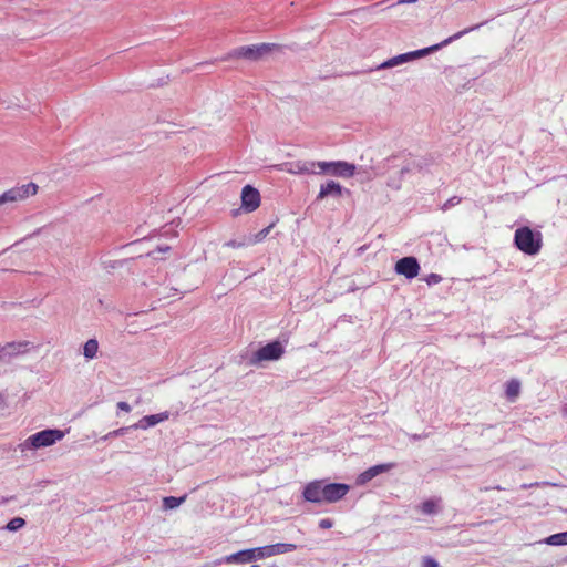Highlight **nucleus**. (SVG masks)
I'll return each instance as SVG.
<instances>
[{"label": "nucleus", "instance_id": "1a4fd4ad", "mask_svg": "<svg viewBox=\"0 0 567 567\" xmlns=\"http://www.w3.org/2000/svg\"><path fill=\"white\" fill-rule=\"evenodd\" d=\"M394 270L406 279H413L419 275L420 264L413 256L403 257L395 262Z\"/></svg>", "mask_w": 567, "mask_h": 567}, {"label": "nucleus", "instance_id": "4c0bfd02", "mask_svg": "<svg viewBox=\"0 0 567 567\" xmlns=\"http://www.w3.org/2000/svg\"><path fill=\"white\" fill-rule=\"evenodd\" d=\"M417 0H399L398 1V4H403V3H413V2H416Z\"/></svg>", "mask_w": 567, "mask_h": 567}, {"label": "nucleus", "instance_id": "dca6fc26", "mask_svg": "<svg viewBox=\"0 0 567 567\" xmlns=\"http://www.w3.org/2000/svg\"><path fill=\"white\" fill-rule=\"evenodd\" d=\"M168 412H163L158 414H151L143 416L137 423L131 425L133 429H143L146 430L148 427L155 426L156 424L164 422L168 419Z\"/></svg>", "mask_w": 567, "mask_h": 567}, {"label": "nucleus", "instance_id": "c9c22d12", "mask_svg": "<svg viewBox=\"0 0 567 567\" xmlns=\"http://www.w3.org/2000/svg\"><path fill=\"white\" fill-rule=\"evenodd\" d=\"M14 499V496H10V497H0V505H3V504H7L11 501Z\"/></svg>", "mask_w": 567, "mask_h": 567}, {"label": "nucleus", "instance_id": "a878e982", "mask_svg": "<svg viewBox=\"0 0 567 567\" xmlns=\"http://www.w3.org/2000/svg\"><path fill=\"white\" fill-rule=\"evenodd\" d=\"M131 429H132L131 426L120 427V429L114 430V431L107 433L106 435H104L103 440H109L111 437L122 436V435L126 434Z\"/></svg>", "mask_w": 567, "mask_h": 567}, {"label": "nucleus", "instance_id": "4be33fe9", "mask_svg": "<svg viewBox=\"0 0 567 567\" xmlns=\"http://www.w3.org/2000/svg\"><path fill=\"white\" fill-rule=\"evenodd\" d=\"M545 543L550 546L567 545V530L550 535L545 539Z\"/></svg>", "mask_w": 567, "mask_h": 567}, {"label": "nucleus", "instance_id": "37998d69", "mask_svg": "<svg viewBox=\"0 0 567 567\" xmlns=\"http://www.w3.org/2000/svg\"><path fill=\"white\" fill-rule=\"evenodd\" d=\"M493 488H494V489H497V491H502V489H503L499 485H497V486H495V487H493Z\"/></svg>", "mask_w": 567, "mask_h": 567}, {"label": "nucleus", "instance_id": "423d86ee", "mask_svg": "<svg viewBox=\"0 0 567 567\" xmlns=\"http://www.w3.org/2000/svg\"><path fill=\"white\" fill-rule=\"evenodd\" d=\"M38 185L34 183H28L22 186L13 187L0 195V206L8 203H16L24 200L25 198L35 195Z\"/></svg>", "mask_w": 567, "mask_h": 567}, {"label": "nucleus", "instance_id": "2eb2a0df", "mask_svg": "<svg viewBox=\"0 0 567 567\" xmlns=\"http://www.w3.org/2000/svg\"><path fill=\"white\" fill-rule=\"evenodd\" d=\"M343 192H348L344 189L339 183L334 181H329L326 184L320 186L319 194L316 197V202H320L327 197L340 198L343 195Z\"/></svg>", "mask_w": 567, "mask_h": 567}, {"label": "nucleus", "instance_id": "bb28decb", "mask_svg": "<svg viewBox=\"0 0 567 567\" xmlns=\"http://www.w3.org/2000/svg\"><path fill=\"white\" fill-rule=\"evenodd\" d=\"M442 276L441 275H437V274H430L427 275L426 277H424V281L429 285V286H432V285H436V284H440L442 281Z\"/></svg>", "mask_w": 567, "mask_h": 567}, {"label": "nucleus", "instance_id": "39448f33", "mask_svg": "<svg viewBox=\"0 0 567 567\" xmlns=\"http://www.w3.org/2000/svg\"><path fill=\"white\" fill-rule=\"evenodd\" d=\"M318 165V174L326 173L337 177L349 178L352 177L357 172V166L354 164L337 161V162H319Z\"/></svg>", "mask_w": 567, "mask_h": 567}, {"label": "nucleus", "instance_id": "e433bc0d", "mask_svg": "<svg viewBox=\"0 0 567 567\" xmlns=\"http://www.w3.org/2000/svg\"><path fill=\"white\" fill-rule=\"evenodd\" d=\"M169 249H171V247H169V246H159V247H157V249H156V250H157L158 252H167Z\"/></svg>", "mask_w": 567, "mask_h": 567}, {"label": "nucleus", "instance_id": "412c9836", "mask_svg": "<svg viewBox=\"0 0 567 567\" xmlns=\"http://www.w3.org/2000/svg\"><path fill=\"white\" fill-rule=\"evenodd\" d=\"M187 495H183L181 497L175 496H166L163 498V507L164 509H174L177 508L186 501Z\"/></svg>", "mask_w": 567, "mask_h": 567}, {"label": "nucleus", "instance_id": "0eeeda50", "mask_svg": "<svg viewBox=\"0 0 567 567\" xmlns=\"http://www.w3.org/2000/svg\"><path fill=\"white\" fill-rule=\"evenodd\" d=\"M265 546L239 550L223 558L226 564H248L258 559L267 558Z\"/></svg>", "mask_w": 567, "mask_h": 567}, {"label": "nucleus", "instance_id": "9b49d317", "mask_svg": "<svg viewBox=\"0 0 567 567\" xmlns=\"http://www.w3.org/2000/svg\"><path fill=\"white\" fill-rule=\"evenodd\" d=\"M319 162L313 161H293L284 164L285 171L290 174H318Z\"/></svg>", "mask_w": 567, "mask_h": 567}, {"label": "nucleus", "instance_id": "4468645a", "mask_svg": "<svg viewBox=\"0 0 567 567\" xmlns=\"http://www.w3.org/2000/svg\"><path fill=\"white\" fill-rule=\"evenodd\" d=\"M394 467H395V463H384V464H378V465L371 466L367 471L362 472L359 475L357 483L359 485L367 484L368 482H370L372 478H374L379 474L389 472Z\"/></svg>", "mask_w": 567, "mask_h": 567}, {"label": "nucleus", "instance_id": "7c9ffc66", "mask_svg": "<svg viewBox=\"0 0 567 567\" xmlns=\"http://www.w3.org/2000/svg\"><path fill=\"white\" fill-rule=\"evenodd\" d=\"M333 526V522L330 518H323L319 522V527L322 529H329Z\"/></svg>", "mask_w": 567, "mask_h": 567}, {"label": "nucleus", "instance_id": "f8f14e48", "mask_svg": "<svg viewBox=\"0 0 567 567\" xmlns=\"http://www.w3.org/2000/svg\"><path fill=\"white\" fill-rule=\"evenodd\" d=\"M29 346L28 341L9 342L0 349V360L7 361L14 355L23 354L29 351Z\"/></svg>", "mask_w": 567, "mask_h": 567}, {"label": "nucleus", "instance_id": "f03ea898", "mask_svg": "<svg viewBox=\"0 0 567 567\" xmlns=\"http://www.w3.org/2000/svg\"><path fill=\"white\" fill-rule=\"evenodd\" d=\"M514 245L522 252L528 256H535L542 248L543 236L540 231L534 230L528 226H523L515 230Z\"/></svg>", "mask_w": 567, "mask_h": 567}, {"label": "nucleus", "instance_id": "2f4dec72", "mask_svg": "<svg viewBox=\"0 0 567 567\" xmlns=\"http://www.w3.org/2000/svg\"><path fill=\"white\" fill-rule=\"evenodd\" d=\"M117 409H120L121 411H124V412H130L132 410L131 405L124 401H121L117 403Z\"/></svg>", "mask_w": 567, "mask_h": 567}, {"label": "nucleus", "instance_id": "b1692460", "mask_svg": "<svg viewBox=\"0 0 567 567\" xmlns=\"http://www.w3.org/2000/svg\"><path fill=\"white\" fill-rule=\"evenodd\" d=\"M421 512L425 515H434L437 513V504L433 499L424 501L421 506Z\"/></svg>", "mask_w": 567, "mask_h": 567}, {"label": "nucleus", "instance_id": "6e6552de", "mask_svg": "<svg viewBox=\"0 0 567 567\" xmlns=\"http://www.w3.org/2000/svg\"><path fill=\"white\" fill-rule=\"evenodd\" d=\"M327 491V483L322 480H317L308 483L302 492L305 501L316 504L324 503L323 496Z\"/></svg>", "mask_w": 567, "mask_h": 567}, {"label": "nucleus", "instance_id": "f257e3e1", "mask_svg": "<svg viewBox=\"0 0 567 567\" xmlns=\"http://www.w3.org/2000/svg\"><path fill=\"white\" fill-rule=\"evenodd\" d=\"M481 25H482V23L481 24H476V25L471 27V28H467V29H464V30L455 33L454 35L445 39L444 41H442L439 44H434V45H431V47H427V48H424V49H420V50H415V51H411V52H406V53H402V54L395 55V56H393V58L382 62L381 64H379L375 68V70H384V69L394 68V66L401 65L403 63L411 62L413 60L423 58V56H425V55H427V54H430L432 52H435L439 49L447 45L452 41L460 39L461 37H463L464 34L468 33L470 31L478 29Z\"/></svg>", "mask_w": 567, "mask_h": 567}, {"label": "nucleus", "instance_id": "6ab92c4d", "mask_svg": "<svg viewBox=\"0 0 567 567\" xmlns=\"http://www.w3.org/2000/svg\"><path fill=\"white\" fill-rule=\"evenodd\" d=\"M520 393V382L517 379H511L506 382L505 396L508 401L515 402Z\"/></svg>", "mask_w": 567, "mask_h": 567}, {"label": "nucleus", "instance_id": "9d476101", "mask_svg": "<svg viewBox=\"0 0 567 567\" xmlns=\"http://www.w3.org/2000/svg\"><path fill=\"white\" fill-rule=\"evenodd\" d=\"M240 198L241 208L247 213L256 210L260 205L259 190L251 185L244 186Z\"/></svg>", "mask_w": 567, "mask_h": 567}, {"label": "nucleus", "instance_id": "79ce46f5", "mask_svg": "<svg viewBox=\"0 0 567 567\" xmlns=\"http://www.w3.org/2000/svg\"><path fill=\"white\" fill-rule=\"evenodd\" d=\"M533 485H538V483L530 484V486H533ZM522 487H523V488H527V487H529V484H524Z\"/></svg>", "mask_w": 567, "mask_h": 567}, {"label": "nucleus", "instance_id": "20e7f679", "mask_svg": "<svg viewBox=\"0 0 567 567\" xmlns=\"http://www.w3.org/2000/svg\"><path fill=\"white\" fill-rule=\"evenodd\" d=\"M65 433L58 429H47L40 432H37L35 434L31 435L24 442V445L27 447L32 449H40V447H47L55 442L62 440L64 437Z\"/></svg>", "mask_w": 567, "mask_h": 567}, {"label": "nucleus", "instance_id": "c756f323", "mask_svg": "<svg viewBox=\"0 0 567 567\" xmlns=\"http://www.w3.org/2000/svg\"><path fill=\"white\" fill-rule=\"evenodd\" d=\"M422 567H439V563L431 556L422 558Z\"/></svg>", "mask_w": 567, "mask_h": 567}, {"label": "nucleus", "instance_id": "a19ab883", "mask_svg": "<svg viewBox=\"0 0 567 567\" xmlns=\"http://www.w3.org/2000/svg\"><path fill=\"white\" fill-rule=\"evenodd\" d=\"M3 400H4V395L2 393H0V409H2Z\"/></svg>", "mask_w": 567, "mask_h": 567}, {"label": "nucleus", "instance_id": "a211bd4d", "mask_svg": "<svg viewBox=\"0 0 567 567\" xmlns=\"http://www.w3.org/2000/svg\"><path fill=\"white\" fill-rule=\"evenodd\" d=\"M228 56L229 58H243V59H247L250 61L257 60V55L255 52V45H246V47L237 48V49L233 50L228 54Z\"/></svg>", "mask_w": 567, "mask_h": 567}, {"label": "nucleus", "instance_id": "aec40b11", "mask_svg": "<svg viewBox=\"0 0 567 567\" xmlns=\"http://www.w3.org/2000/svg\"><path fill=\"white\" fill-rule=\"evenodd\" d=\"M99 350V342L96 339H89L83 346V355L87 360H92L96 357Z\"/></svg>", "mask_w": 567, "mask_h": 567}, {"label": "nucleus", "instance_id": "5701e85b", "mask_svg": "<svg viewBox=\"0 0 567 567\" xmlns=\"http://www.w3.org/2000/svg\"><path fill=\"white\" fill-rule=\"evenodd\" d=\"M254 45H255V52L257 55V60L260 59L261 56L268 54L274 49L278 48V45L274 44V43H260V44H254Z\"/></svg>", "mask_w": 567, "mask_h": 567}, {"label": "nucleus", "instance_id": "ea45409f", "mask_svg": "<svg viewBox=\"0 0 567 567\" xmlns=\"http://www.w3.org/2000/svg\"><path fill=\"white\" fill-rule=\"evenodd\" d=\"M238 214H239V209H233V210H231V215H233L234 217L238 216Z\"/></svg>", "mask_w": 567, "mask_h": 567}, {"label": "nucleus", "instance_id": "473e14b6", "mask_svg": "<svg viewBox=\"0 0 567 567\" xmlns=\"http://www.w3.org/2000/svg\"><path fill=\"white\" fill-rule=\"evenodd\" d=\"M225 245L231 248H239L243 247L245 244L237 240H229Z\"/></svg>", "mask_w": 567, "mask_h": 567}, {"label": "nucleus", "instance_id": "7ed1b4c3", "mask_svg": "<svg viewBox=\"0 0 567 567\" xmlns=\"http://www.w3.org/2000/svg\"><path fill=\"white\" fill-rule=\"evenodd\" d=\"M285 353L282 343L278 340L271 341L266 346H262L252 353L249 359L250 364H260L264 361H277Z\"/></svg>", "mask_w": 567, "mask_h": 567}, {"label": "nucleus", "instance_id": "f3484780", "mask_svg": "<svg viewBox=\"0 0 567 567\" xmlns=\"http://www.w3.org/2000/svg\"><path fill=\"white\" fill-rule=\"evenodd\" d=\"M296 548H297V546L295 544H287V543H278V544L265 546V550H266L268 557L290 553V551L296 550Z\"/></svg>", "mask_w": 567, "mask_h": 567}, {"label": "nucleus", "instance_id": "c03bdc74", "mask_svg": "<svg viewBox=\"0 0 567 567\" xmlns=\"http://www.w3.org/2000/svg\"><path fill=\"white\" fill-rule=\"evenodd\" d=\"M250 567H260L259 565H251Z\"/></svg>", "mask_w": 567, "mask_h": 567}, {"label": "nucleus", "instance_id": "f704fd0d", "mask_svg": "<svg viewBox=\"0 0 567 567\" xmlns=\"http://www.w3.org/2000/svg\"><path fill=\"white\" fill-rule=\"evenodd\" d=\"M388 185L392 188H395V189H399L400 188V183L394 181L393 178H391L389 182H388Z\"/></svg>", "mask_w": 567, "mask_h": 567}, {"label": "nucleus", "instance_id": "58836bf2", "mask_svg": "<svg viewBox=\"0 0 567 567\" xmlns=\"http://www.w3.org/2000/svg\"><path fill=\"white\" fill-rule=\"evenodd\" d=\"M410 172V168L409 167H403L401 171H400V175H404L405 173H409Z\"/></svg>", "mask_w": 567, "mask_h": 567}, {"label": "nucleus", "instance_id": "cd10ccee", "mask_svg": "<svg viewBox=\"0 0 567 567\" xmlns=\"http://www.w3.org/2000/svg\"><path fill=\"white\" fill-rule=\"evenodd\" d=\"M461 197L458 196H453L451 198H449L443 205H442V210H447L449 208L453 207V206H456L461 203Z\"/></svg>", "mask_w": 567, "mask_h": 567}, {"label": "nucleus", "instance_id": "ddd939ff", "mask_svg": "<svg viewBox=\"0 0 567 567\" xmlns=\"http://www.w3.org/2000/svg\"><path fill=\"white\" fill-rule=\"evenodd\" d=\"M349 485L343 483H327V491L323 496L324 503H336L343 498L349 492Z\"/></svg>", "mask_w": 567, "mask_h": 567}, {"label": "nucleus", "instance_id": "c85d7f7f", "mask_svg": "<svg viewBox=\"0 0 567 567\" xmlns=\"http://www.w3.org/2000/svg\"><path fill=\"white\" fill-rule=\"evenodd\" d=\"M274 227V224H270L268 227L261 229L258 234L255 235L254 243H259L262 239H265L268 234L270 233V229Z\"/></svg>", "mask_w": 567, "mask_h": 567}, {"label": "nucleus", "instance_id": "393cba45", "mask_svg": "<svg viewBox=\"0 0 567 567\" xmlns=\"http://www.w3.org/2000/svg\"><path fill=\"white\" fill-rule=\"evenodd\" d=\"M25 525V520L21 517H14L6 525V529L9 532H17Z\"/></svg>", "mask_w": 567, "mask_h": 567}, {"label": "nucleus", "instance_id": "72a5a7b5", "mask_svg": "<svg viewBox=\"0 0 567 567\" xmlns=\"http://www.w3.org/2000/svg\"><path fill=\"white\" fill-rule=\"evenodd\" d=\"M411 440L413 441H417V440H422V439H426L429 437V433H422V434H410L409 435Z\"/></svg>", "mask_w": 567, "mask_h": 567}]
</instances>
